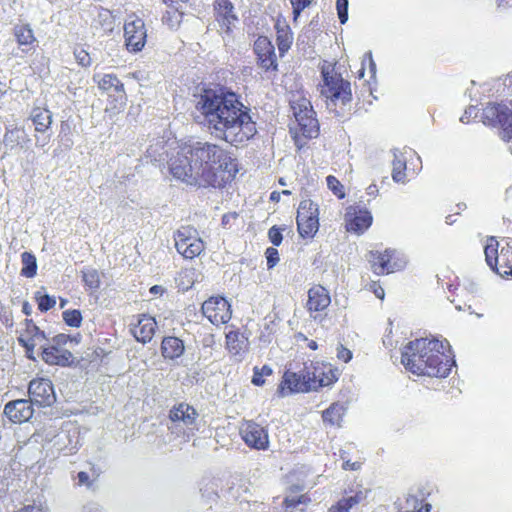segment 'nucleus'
Here are the masks:
<instances>
[{
  "label": "nucleus",
  "mask_w": 512,
  "mask_h": 512,
  "mask_svg": "<svg viewBox=\"0 0 512 512\" xmlns=\"http://www.w3.org/2000/svg\"><path fill=\"white\" fill-rule=\"evenodd\" d=\"M195 108L203 116L210 133L231 145L242 144L257 132L250 109L234 92L223 88L204 89Z\"/></svg>",
  "instance_id": "nucleus-1"
},
{
  "label": "nucleus",
  "mask_w": 512,
  "mask_h": 512,
  "mask_svg": "<svg viewBox=\"0 0 512 512\" xmlns=\"http://www.w3.org/2000/svg\"><path fill=\"white\" fill-rule=\"evenodd\" d=\"M169 170L174 178L192 186L220 184L218 173L236 172L235 159L221 146L207 141H190L170 157Z\"/></svg>",
  "instance_id": "nucleus-2"
},
{
  "label": "nucleus",
  "mask_w": 512,
  "mask_h": 512,
  "mask_svg": "<svg viewBox=\"0 0 512 512\" xmlns=\"http://www.w3.org/2000/svg\"><path fill=\"white\" fill-rule=\"evenodd\" d=\"M401 362L413 374L445 378L455 365L447 340L418 338L402 351Z\"/></svg>",
  "instance_id": "nucleus-3"
},
{
  "label": "nucleus",
  "mask_w": 512,
  "mask_h": 512,
  "mask_svg": "<svg viewBox=\"0 0 512 512\" xmlns=\"http://www.w3.org/2000/svg\"><path fill=\"white\" fill-rule=\"evenodd\" d=\"M321 73L323 83L320 93L326 98L327 108L340 116L344 113V106L352 100L351 84L341 74L329 71V67H323Z\"/></svg>",
  "instance_id": "nucleus-4"
},
{
  "label": "nucleus",
  "mask_w": 512,
  "mask_h": 512,
  "mask_svg": "<svg viewBox=\"0 0 512 512\" xmlns=\"http://www.w3.org/2000/svg\"><path fill=\"white\" fill-rule=\"evenodd\" d=\"M485 125L499 130V136L504 141L512 142V111L504 104L489 103L482 112Z\"/></svg>",
  "instance_id": "nucleus-5"
},
{
  "label": "nucleus",
  "mask_w": 512,
  "mask_h": 512,
  "mask_svg": "<svg viewBox=\"0 0 512 512\" xmlns=\"http://www.w3.org/2000/svg\"><path fill=\"white\" fill-rule=\"evenodd\" d=\"M72 341V338L66 334L54 336L48 344L41 345L42 359L49 365L67 366L72 362L73 355L64 346Z\"/></svg>",
  "instance_id": "nucleus-6"
},
{
  "label": "nucleus",
  "mask_w": 512,
  "mask_h": 512,
  "mask_svg": "<svg viewBox=\"0 0 512 512\" xmlns=\"http://www.w3.org/2000/svg\"><path fill=\"white\" fill-rule=\"evenodd\" d=\"M175 247L186 259L199 256L204 250V242L198 236V232L191 226H182L174 233Z\"/></svg>",
  "instance_id": "nucleus-7"
},
{
  "label": "nucleus",
  "mask_w": 512,
  "mask_h": 512,
  "mask_svg": "<svg viewBox=\"0 0 512 512\" xmlns=\"http://www.w3.org/2000/svg\"><path fill=\"white\" fill-rule=\"evenodd\" d=\"M370 262L373 271L378 275L393 273L406 266L404 256L394 249H386L383 253H371Z\"/></svg>",
  "instance_id": "nucleus-8"
},
{
  "label": "nucleus",
  "mask_w": 512,
  "mask_h": 512,
  "mask_svg": "<svg viewBox=\"0 0 512 512\" xmlns=\"http://www.w3.org/2000/svg\"><path fill=\"white\" fill-rule=\"evenodd\" d=\"M97 82L99 89L107 92L112 107L115 109L123 108L127 101V95L124 84L114 74H96L93 77Z\"/></svg>",
  "instance_id": "nucleus-9"
},
{
  "label": "nucleus",
  "mask_w": 512,
  "mask_h": 512,
  "mask_svg": "<svg viewBox=\"0 0 512 512\" xmlns=\"http://www.w3.org/2000/svg\"><path fill=\"white\" fill-rule=\"evenodd\" d=\"M29 400L39 407H49L56 402L54 386L50 379L36 378L28 386Z\"/></svg>",
  "instance_id": "nucleus-10"
},
{
  "label": "nucleus",
  "mask_w": 512,
  "mask_h": 512,
  "mask_svg": "<svg viewBox=\"0 0 512 512\" xmlns=\"http://www.w3.org/2000/svg\"><path fill=\"white\" fill-rule=\"evenodd\" d=\"M203 315L214 325L227 323L231 319V305L221 296L210 297L202 304Z\"/></svg>",
  "instance_id": "nucleus-11"
},
{
  "label": "nucleus",
  "mask_w": 512,
  "mask_h": 512,
  "mask_svg": "<svg viewBox=\"0 0 512 512\" xmlns=\"http://www.w3.org/2000/svg\"><path fill=\"white\" fill-rule=\"evenodd\" d=\"M124 36L127 49L133 52L142 50L146 42V30L142 19L127 20L124 25Z\"/></svg>",
  "instance_id": "nucleus-12"
},
{
  "label": "nucleus",
  "mask_w": 512,
  "mask_h": 512,
  "mask_svg": "<svg viewBox=\"0 0 512 512\" xmlns=\"http://www.w3.org/2000/svg\"><path fill=\"white\" fill-rule=\"evenodd\" d=\"M244 442L251 448L265 450L269 446L268 432L259 424L248 421L240 428Z\"/></svg>",
  "instance_id": "nucleus-13"
},
{
  "label": "nucleus",
  "mask_w": 512,
  "mask_h": 512,
  "mask_svg": "<svg viewBox=\"0 0 512 512\" xmlns=\"http://www.w3.org/2000/svg\"><path fill=\"white\" fill-rule=\"evenodd\" d=\"M288 389L290 393H304L309 391H315V382L311 384V382L305 379L304 370L296 373L291 371H286L283 375V380L279 386V393L284 396V390Z\"/></svg>",
  "instance_id": "nucleus-14"
},
{
  "label": "nucleus",
  "mask_w": 512,
  "mask_h": 512,
  "mask_svg": "<svg viewBox=\"0 0 512 512\" xmlns=\"http://www.w3.org/2000/svg\"><path fill=\"white\" fill-rule=\"evenodd\" d=\"M34 413L33 404L29 399L9 401L4 407L5 416L13 423L29 421Z\"/></svg>",
  "instance_id": "nucleus-15"
},
{
  "label": "nucleus",
  "mask_w": 512,
  "mask_h": 512,
  "mask_svg": "<svg viewBox=\"0 0 512 512\" xmlns=\"http://www.w3.org/2000/svg\"><path fill=\"white\" fill-rule=\"evenodd\" d=\"M254 50L263 69L266 71L270 69L277 70L274 46L267 37H259L254 44Z\"/></svg>",
  "instance_id": "nucleus-16"
},
{
  "label": "nucleus",
  "mask_w": 512,
  "mask_h": 512,
  "mask_svg": "<svg viewBox=\"0 0 512 512\" xmlns=\"http://www.w3.org/2000/svg\"><path fill=\"white\" fill-rule=\"evenodd\" d=\"M24 326L18 337L19 344L33 343L43 345L42 342L47 341L46 334L31 319H25L22 323Z\"/></svg>",
  "instance_id": "nucleus-17"
},
{
  "label": "nucleus",
  "mask_w": 512,
  "mask_h": 512,
  "mask_svg": "<svg viewBox=\"0 0 512 512\" xmlns=\"http://www.w3.org/2000/svg\"><path fill=\"white\" fill-rule=\"evenodd\" d=\"M248 346V339L238 331H230L226 334V347L237 360L240 361L245 358Z\"/></svg>",
  "instance_id": "nucleus-18"
},
{
  "label": "nucleus",
  "mask_w": 512,
  "mask_h": 512,
  "mask_svg": "<svg viewBox=\"0 0 512 512\" xmlns=\"http://www.w3.org/2000/svg\"><path fill=\"white\" fill-rule=\"evenodd\" d=\"M331 303L327 289L323 286H314L308 291L307 308L310 312H318L326 309Z\"/></svg>",
  "instance_id": "nucleus-19"
},
{
  "label": "nucleus",
  "mask_w": 512,
  "mask_h": 512,
  "mask_svg": "<svg viewBox=\"0 0 512 512\" xmlns=\"http://www.w3.org/2000/svg\"><path fill=\"white\" fill-rule=\"evenodd\" d=\"M156 321L152 317L142 315L131 332L138 342L148 343L153 338L156 329Z\"/></svg>",
  "instance_id": "nucleus-20"
},
{
  "label": "nucleus",
  "mask_w": 512,
  "mask_h": 512,
  "mask_svg": "<svg viewBox=\"0 0 512 512\" xmlns=\"http://www.w3.org/2000/svg\"><path fill=\"white\" fill-rule=\"evenodd\" d=\"M197 416V411L186 403H180L174 406L169 412V418L172 422H182L186 427L194 425Z\"/></svg>",
  "instance_id": "nucleus-21"
},
{
  "label": "nucleus",
  "mask_w": 512,
  "mask_h": 512,
  "mask_svg": "<svg viewBox=\"0 0 512 512\" xmlns=\"http://www.w3.org/2000/svg\"><path fill=\"white\" fill-rule=\"evenodd\" d=\"M297 122L298 128H295L296 136L295 142L299 143L300 133L304 138L312 139L316 138L319 134V122L316 118V115L309 114L308 117L303 118L302 116L295 120Z\"/></svg>",
  "instance_id": "nucleus-22"
},
{
  "label": "nucleus",
  "mask_w": 512,
  "mask_h": 512,
  "mask_svg": "<svg viewBox=\"0 0 512 512\" xmlns=\"http://www.w3.org/2000/svg\"><path fill=\"white\" fill-rule=\"evenodd\" d=\"M234 6L229 0H216L215 1V13L218 22L222 28H225L228 32L230 26L237 21V17L233 12Z\"/></svg>",
  "instance_id": "nucleus-23"
},
{
  "label": "nucleus",
  "mask_w": 512,
  "mask_h": 512,
  "mask_svg": "<svg viewBox=\"0 0 512 512\" xmlns=\"http://www.w3.org/2000/svg\"><path fill=\"white\" fill-rule=\"evenodd\" d=\"M13 35L23 52L27 53L33 49L36 37L29 24H16L13 27Z\"/></svg>",
  "instance_id": "nucleus-24"
},
{
  "label": "nucleus",
  "mask_w": 512,
  "mask_h": 512,
  "mask_svg": "<svg viewBox=\"0 0 512 512\" xmlns=\"http://www.w3.org/2000/svg\"><path fill=\"white\" fill-rule=\"evenodd\" d=\"M485 259L488 266L501 277L512 276V267H508V270H500L498 268V242L491 238L484 248Z\"/></svg>",
  "instance_id": "nucleus-25"
},
{
  "label": "nucleus",
  "mask_w": 512,
  "mask_h": 512,
  "mask_svg": "<svg viewBox=\"0 0 512 512\" xmlns=\"http://www.w3.org/2000/svg\"><path fill=\"white\" fill-rule=\"evenodd\" d=\"M29 118L39 133L46 132L52 124V113L45 107H33Z\"/></svg>",
  "instance_id": "nucleus-26"
},
{
  "label": "nucleus",
  "mask_w": 512,
  "mask_h": 512,
  "mask_svg": "<svg viewBox=\"0 0 512 512\" xmlns=\"http://www.w3.org/2000/svg\"><path fill=\"white\" fill-rule=\"evenodd\" d=\"M184 351V343L178 337L167 336L163 338L161 352L164 358L170 360L177 359L183 355Z\"/></svg>",
  "instance_id": "nucleus-27"
},
{
  "label": "nucleus",
  "mask_w": 512,
  "mask_h": 512,
  "mask_svg": "<svg viewBox=\"0 0 512 512\" xmlns=\"http://www.w3.org/2000/svg\"><path fill=\"white\" fill-rule=\"evenodd\" d=\"M276 43L280 55H284L291 47L293 42V34L290 27L285 21L278 20L276 25Z\"/></svg>",
  "instance_id": "nucleus-28"
},
{
  "label": "nucleus",
  "mask_w": 512,
  "mask_h": 512,
  "mask_svg": "<svg viewBox=\"0 0 512 512\" xmlns=\"http://www.w3.org/2000/svg\"><path fill=\"white\" fill-rule=\"evenodd\" d=\"M219 480L215 478H203L199 483V491L202 499L209 506L216 502L218 495Z\"/></svg>",
  "instance_id": "nucleus-29"
},
{
  "label": "nucleus",
  "mask_w": 512,
  "mask_h": 512,
  "mask_svg": "<svg viewBox=\"0 0 512 512\" xmlns=\"http://www.w3.org/2000/svg\"><path fill=\"white\" fill-rule=\"evenodd\" d=\"M346 408L343 404L333 403L323 411L322 418L324 423L329 424L331 426H341V422L345 415Z\"/></svg>",
  "instance_id": "nucleus-30"
},
{
  "label": "nucleus",
  "mask_w": 512,
  "mask_h": 512,
  "mask_svg": "<svg viewBox=\"0 0 512 512\" xmlns=\"http://www.w3.org/2000/svg\"><path fill=\"white\" fill-rule=\"evenodd\" d=\"M366 498L362 491L356 492L352 496L340 499L335 505L331 506L328 512H349L355 505L361 503Z\"/></svg>",
  "instance_id": "nucleus-31"
},
{
  "label": "nucleus",
  "mask_w": 512,
  "mask_h": 512,
  "mask_svg": "<svg viewBox=\"0 0 512 512\" xmlns=\"http://www.w3.org/2000/svg\"><path fill=\"white\" fill-rule=\"evenodd\" d=\"M372 215L369 211H359L350 221L348 230L358 234L363 233L372 224Z\"/></svg>",
  "instance_id": "nucleus-32"
},
{
  "label": "nucleus",
  "mask_w": 512,
  "mask_h": 512,
  "mask_svg": "<svg viewBox=\"0 0 512 512\" xmlns=\"http://www.w3.org/2000/svg\"><path fill=\"white\" fill-rule=\"evenodd\" d=\"M297 228L301 237L312 238L319 228L318 217H310L309 220H297Z\"/></svg>",
  "instance_id": "nucleus-33"
},
{
  "label": "nucleus",
  "mask_w": 512,
  "mask_h": 512,
  "mask_svg": "<svg viewBox=\"0 0 512 512\" xmlns=\"http://www.w3.org/2000/svg\"><path fill=\"white\" fill-rule=\"evenodd\" d=\"M291 109L293 111L295 120H297L301 116L303 118H306L308 117L309 114L316 115L315 111L313 110V106L311 105V102L306 98H299L298 100L292 101Z\"/></svg>",
  "instance_id": "nucleus-34"
},
{
  "label": "nucleus",
  "mask_w": 512,
  "mask_h": 512,
  "mask_svg": "<svg viewBox=\"0 0 512 512\" xmlns=\"http://www.w3.org/2000/svg\"><path fill=\"white\" fill-rule=\"evenodd\" d=\"M22 269L21 275L27 278H32L37 273V260L31 252H23L21 255Z\"/></svg>",
  "instance_id": "nucleus-35"
},
{
  "label": "nucleus",
  "mask_w": 512,
  "mask_h": 512,
  "mask_svg": "<svg viewBox=\"0 0 512 512\" xmlns=\"http://www.w3.org/2000/svg\"><path fill=\"white\" fill-rule=\"evenodd\" d=\"M318 205L310 199H305L300 202L297 211V220L308 219L310 217H318Z\"/></svg>",
  "instance_id": "nucleus-36"
},
{
  "label": "nucleus",
  "mask_w": 512,
  "mask_h": 512,
  "mask_svg": "<svg viewBox=\"0 0 512 512\" xmlns=\"http://www.w3.org/2000/svg\"><path fill=\"white\" fill-rule=\"evenodd\" d=\"M304 372H305V379L307 381L311 382V384H313V382H315V390H317L318 388L324 387V386H329V380H325L324 378H321V376H324L323 368H316V367L307 368L306 367L304 369Z\"/></svg>",
  "instance_id": "nucleus-37"
},
{
  "label": "nucleus",
  "mask_w": 512,
  "mask_h": 512,
  "mask_svg": "<svg viewBox=\"0 0 512 512\" xmlns=\"http://www.w3.org/2000/svg\"><path fill=\"white\" fill-rule=\"evenodd\" d=\"M82 273V281L85 286L94 291L97 290L100 286V276L99 272L94 268H85L81 271Z\"/></svg>",
  "instance_id": "nucleus-38"
},
{
  "label": "nucleus",
  "mask_w": 512,
  "mask_h": 512,
  "mask_svg": "<svg viewBox=\"0 0 512 512\" xmlns=\"http://www.w3.org/2000/svg\"><path fill=\"white\" fill-rule=\"evenodd\" d=\"M35 299L38 303V309L41 312H46L52 309L56 304L55 297H52L48 294H42L41 291H37L35 293Z\"/></svg>",
  "instance_id": "nucleus-39"
},
{
  "label": "nucleus",
  "mask_w": 512,
  "mask_h": 512,
  "mask_svg": "<svg viewBox=\"0 0 512 512\" xmlns=\"http://www.w3.org/2000/svg\"><path fill=\"white\" fill-rule=\"evenodd\" d=\"M405 170H406V162L404 160H400L395 158L393 161V170H392V178L397 183L405 182Z\"/></svg>",
  "instance_id": "nucleus-40"
},
{
  "label": "nucleus",
  "mask_w": 512,
  "mask_h": 512,
  "mask_svg": "<svg viewBox=\"0 0 512 512\" xmlns=\"http://www.w3.org/2000/svg\"><path fill=\"white\" fill-rule=\"evenodd\" d=\"M64 322L71 327H80L82 323V314L77 309L66 310L62 314Z\"/></svg>",
  "instance_id": "nucleus-41"
},
{
  "label": "nucleus",
  "mask_w": 512,
  "mask_h": 512,
  "mask_svg": "<svg viewBox=\"0 0 512 512\" xmlns=\"http://www.w3.org/2000/svg\"><path fill=\"white\" fill-rule=\"evenodd\" d=\"M182 15L183 12L181 11V6H177L173 11H166V13L163 15V21L167 23L171 28H174L181 22Z\"/></svg>",
  "instance_id": "nucleus-42"
},
{
  "label": "nucleus",
  "mask_w": 512,
  "mask_h": 512,
  "mask_svg": "<svg viewBox=\"0 0 512 512\" xmlns=\"http://www.w3.org/2000/svg\"><path fill=\"white\" fill-rule=\"evenodd\" d=\"M272 372V368L268 365H264L261 368L255 367L252 383L256 386H262L265 383L264 376H270Z\"/></svg>",
  "instance_id": "nucleus-43"
},
{
  "label": "nucleus",
  "mask_w": 512,
  "mask_h": 512,
  "mask_svg": "<svg viewBox=\"0 0 512 512\" xmlns=\"http://www.w3.org/2000/svg\"><path fill=\"white\" fill-rule=\"evenodd\" d=\"M327 186L328 188L339 198H343L345 196V193L343 191V185L340 183V181L332 176L329 175L326 178Z\"/></svg>",
  "instance_id": "nucleus-44"
},
{
  "label": "nucleus",
  "mask_w": 512,
  "mask_h": 512,
  "mask_svg": "<svg viewBox=\"0 0 512 512\" xmlns=\"http://www.w3.org/2000/svg\"><path fill=\"white\" fill-rule=\"evenodd\" d=\"M310 502V498L306 495H300V496H292L288 495L284 499V506L286 510L290 508H295L298 504H307Z\"/></svg>",
  "instance_id": "nucleus-45"
},
{
  "label": "nucleus",
  "mask_w": 512,
  "mask_h": 512,
  "mask_svg": "<svg viewBox=\"0 0 512 512\" xmlns=\"http://www.w3.org/2000/svg\"><path fill=\"white\" fill-rule=\"evenodd\" d=\"M348 0H337L336 1V10L339 21L341 24H345L348 21Z\"/></svg>",
  "instance_id": "nucleus-46"
},
{
  "label": "nucleus",
  "mask_w": 512,
  "mask_h": 512,
  "mask_svg": "<svg viewBox=\"0 0 512 512\" xmlns=\"http://www.w3.org/2000/svg\"><path fill=\"white\" fill-rule=\"evenodd\" d=\"M313 0H290L293 9V20L297 21L301 12L307 8Z\"/></svg>",
  "instance_id": "nucleus-47"
},
{
  "label": "nucleus",
  "mask_w": 512,
  "mask_h": 512,
  "mask_svg": "<svg viewBox=\"0 0 512 512\" xmlns=\"http://www.w3.org/2000/svg\"><path fill=\"white\" fill-rule=\"evenodd\" d=\"M74 57L79 65L82 67H87L91 64V58L89 53L83 48H76L74 50Z\"/></svg>",
  "instance_id": "nucleus-48"
},
{
  "label": "nucleus",
  "mask_w": 512,
  "mask_h": 512,
  "mask_svg": "<svg viewBox=\"0 0 512 512\" xmlns=\"http://www.w3.org/2000/svg\"><path fill=\"white\" fill-rule=\"evenodd\" d=\"M268 269H272L279 262V253L276 248L269 247L265 252Z\"/></svg>",
  "instance_id": "nucleus-49"
},
{
  "label": "nucleus",
  "mask_w": 512,
  "mask_h": 512,
  "mask_svg": "<svg viewBox=\"0 0 512 512\" xmlns=\"http://www.w3.org/2000/svg\"><path fill=\"white\" fill-rule=\"evenodd\" d=\"M268 237L274 246H279L283 240L282 229L277 226H272L268 231Z\"/></svg>",
  "instance_id": "nucleus-50"
},
{
  "label": "nucleus",
  "mask_w": 512,
  "mask_h": 512,
  "mask_svg": "<svg viewBox=\"0 0 512 512\" xmlns=\"http://www.w3.org/2000/svg\"><path fill=\"white\" fill-rule=\"evenodd\" d=\"M19 133L20 131L18 129L7 131L4 136L5 144L11 145L12 147L17 145L19 143Z\"/></svg>",
  "instance_id": "nucleus-51"
},
{
  "label": "nucleus",
  "mask_w": 512,
  "mask_h": 512,
  "mask_svg": "<svg viewBox=\"0 0 512 512\" xmlns=\"http://www.w3.org/2000/svg\"><path fill=\"white\" fill-rule=\"evenodd\" d=\"M337 358L345 363H348L352 359V352L340 344L337 347Z\"/></svg>",
  "instance_id": "nucleus-52"
},
{
  "label": "nucleus",
  "mask_w": 512,
  "mask_h": 512,
  "mask_svg": "<svg viewBox=\"0 0 512 512\" xmlns=\"http://www.w3.org/2000/svg\"><path fill=\"white\" fill-rule=\"evenodd\" d=\"M160 150H164L162 142H158L156 145H150L147 149V153L152 159L158 160V157H161L162 155Z\"/></svg>",
  "instance_id": "nucleus-53"
},
{
  "label": "nucleus",
  "mask_w": 512,
  "mask_h": 512,
  "mask_svg": "<svg viewBox=\"0 0 512 512\" xmlns=\"http://www.w3.org/2000/svg\"><path fill=\"white\" fill-rule=\"evenodd\" d=\"M476 115H477L476 107L470 106L465 110L464 114L460 118V121L462 123H467L471 117H476Z\"/></svg>",
  "instance_id": "nucleus-54"
},
{
  "label": "nucleus",
  "mask_w": 512,
  "mask_h": 512,
  "mask_svg": "<svg viewBox=\"0 0 512 512\" xmlns=\"http://www.w3.org/2000/svg\"><path fill=\"white\" fill-rule=\"evenodd\" d=\"M236 485V480H230L227 482V493L231 498H238L240 496V493L238 491H234Z\"/></svg>",
  "instance_id": "nucleus-55"
},
{
  "label": "nucleus",
  "mask_w": 512,
  "mask_h": 512,
  "mask_svg": "<svg viewBox=\"0 0 512 512\" xmlns=\"http://www.w3.org/2000/svg\"><path fill=\"white\" fill-rule=\"evenodd\" d=\"M20 345L25 349L27 358L34 360L35 359L34 350H35V347L38 345L33 344V343H27V345L26 344H20Z\"/></svg>",
  "instance_id": "nucleus-56"
},
{
  "label": "nucleus",
  "mask_w": 512,
  "mask_h": 512,
  "mask_svg": "<svg viewBox=\"0 0 512 512\" xmlns=\"http://www.w3.org/2000/svg\"><path fill=\"white\" fill-rule=\"evenodd\" d=\"M366 58L368 59V62H369L370 72H371L372 76H374L376 73V64L373 61L372 53L368 52L367 54H365V58L362 62V65H364Z\"/></svg>",
  "instance_id": "nucleus-57"
},
{
  "label": "nucleus",
  "mask_w": 512,
  "mask_h": 512,
  "mask_svg": "<svg viewBox=\"0 0 512 512\" xmlns=\"http://www.w3.org/2000/svg\"><path fill=\"white\" fill-rule=\"evenodd\" d=\"M361 464L359 462H351L350 460H347L343 463L342 468L344 470H358L360 469Z\"/></svg>",
  "instance_id": "nucleus-58"
},
{
  "label": "nucleus",
  "mask_w": 512,
  "mask_h": 512,
  "mask_svg": "<svg viewBox=\"0 0 512 512\" xmlns=\"http://www.w3.org/2000/svg\"><path fill=\"white\" fill-rule=\"evenodd\" d=\"M78 484L79 485H89V475L86 472H79L77 474Z\"/></svg>",
  "instance_id": "nucleus-59"
},
{
  "label": "nucleus",
  "mask_w": 512,
  "mask_h": 512,
  "mask_svg": "<svg viewBox=\"0 0 512 512\" xmlns=\"http://www.w3.org/2000/svg\"><path fill=\"white\" fill-rule=\"evenodd\" d=\"M202 343H203L204 347H211L215 343L214 335H212V334L206 335L203 338Z\"/></svg>",
  "instance_id": "nucleus-60"
},
{
  "label": "nucleus",
  "mask_w": 512,
  "mask_h": 512,
  "mask_svg": "<svg viewBox=\"0 0 512 512\" xmlns=\"http://www.w3.org/2000/svg\"><path fill=\"white\" fill-rule=\"evenodd\" d=\"M163 3L168 7L175 10V7L180 6L177 0H163Z\"/></svg>",
  "instance_id": "nucleus-61"
},
{
  "label": "nucleus",
  "mask_w": 512,
  "mask_h": 512,
  "mask_svg": "<svg viewBox=\"0 0 512 512\" xmlns=\"http://www.w3.org/2000/svg\"><path fill=\"white\" fill-rule=\"evenodd\" d=\"M22 312L29 316L32 313V306L28 302H24L22 306Z\"/></svg>",
  "instance_id": "nucleus-62"
},
{
  "label": "nucleus",
  "mask_w": 512,
  "mask_h": 512,
  "mask_svg": "<svg viewBox=\"0 0 512 512\" xmlns=\"http://www.w3.org/2000/svg\"><path fill=\"white\" fill-rule=\"evenodd\" d=\"M163 291H164L163 287L159 286V285H154L150 288V293L154 294V295L161 294Z\"/></svg>",
  "instance_id": "nucleus-63"
},
{
  "label": "nucleus",
  "mask_w": 512,
  "mask_h": 512,
  "mask_svg": "<svg viewBox=\"0 0 512 512\" xmlns=\"http://www.w3.org/2000/svg\"><path fill=\"white\" fill-rule=\"evenodd\" d=\"M374 294L377 298L379 299H383L384 296H385V292H384V289L382 287H377L375 290H374Z\"/></svg>",
  "instance_id": "nucleus-64"
}]
</instances>
